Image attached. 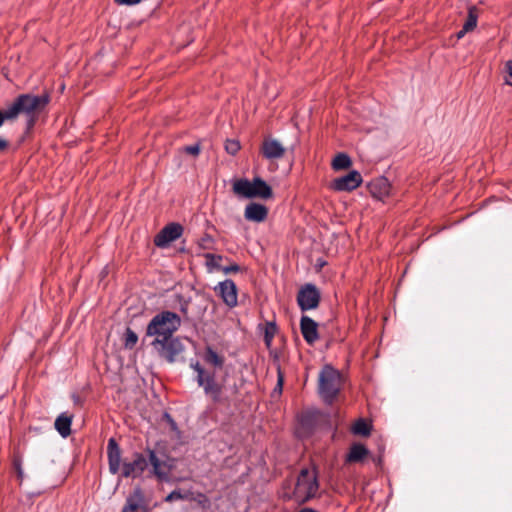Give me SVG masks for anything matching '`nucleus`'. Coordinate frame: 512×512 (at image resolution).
<instances>
[{
    "label": "nucleus",
    "instance_id": "1",
    "mask_svg": "<svg viewBox=\"0 0 512 512\" xmlns=\"http://www.w3.org/2000/svg\"><path fill=\"white\" fill-rule=\"evenodd\" d=\"M181 323L177 313L163 310L153 316L146 327V336L153 337L152 348L169 363H174L185 349L181 339L173 336Z\"/></svg>",
    "mask_w": 512,
    "mask_h": 512
},
{
    "label": "nucleus",
    "instance_id": "2",
    "mask_svg": "<svg viewBox=\"0 0 512 512\" xmlns=\"http://www.w3.org/2000/svg\"><path fill=\"white\" fill-rule=\"evenodd\" d=\"M203 360L214 370L205 369L198 361L191 363V368L197 373V384L203 388L204 394L214 404H229V399L224 395L225 377L221 381L216 378V370L222 369L224 366V356L219 355L211 346H207L203 354Z\"/></svg>",
    "mask_w": 512,
    "mask_h": 512
},
{
    "label": "nucleus",
    "instance_id": "3",
    "mask_svg": "<svg viewBox=\"0 0 512 512\" xmlns=\"http://www.w3.org/2000/svg\"><path fill=\"white\" fill-rule=\"evenodd\" d=\"M49 102L50 95L48 93L41 95L20 94L10 106L3 111L0 110V127L5 120H14L20 114H24L27 118V129L33 128L38 115L46 108Z\"/></svg>",
    "mask_w": 512,
    "mask_h": 512
},
{
    "label": "nucleus",
    "instance_id": "4",
    "mask_svg": "<svg viewBox=\"0 0 512 512\" xmlns=\"http://www.w3.org/2000/svg\"><path fill=\"white\" fill-rule=\"evenodd\" d=\"M107 459L109 472L112 475L121 473L123 478H137L148 467V460L142 453L135 452L131 462L121 465L122 451L115 438H110L107 443Z\"/></svg>",
    "mask_w": 512,
    "mask_h": 512
},
{
    "label": "nucleus",
    "instance_id": "5",
    "mask_svg": "<svg viewBox=\"0 0 512 512\" xmlns=\"http://www.w3.org/2000/svg\"><path fill=\"white\" fill-rule=\"evenodd\" d=\"M319 491L318 471L315 467H304L300 470L292 498L300 504L314 499Z\"/></svg>",
    "mask_w": 512,
    "mask_h": 512
},
{
    "label": "nucleus",
    "instance_id": "6",
    "mask_svg": "<svg viewBox=\"0 0 512 512\" xmlns=\"http://www.w3.org/2000/svg\"><path fill=\"white\" fill-rule=\"evenodd\" d=\"M233 193L241 198L271 199L273 190L262 178L255 177L252 181L247 178L234 179L232 181Z\"/></svg>",
    "mask_w": 512,
    "mask_h": 512
},
{
    "label": "nucleus",
    "instance_id": "7",
    "mask_svg": "<svg viewBox=\"0 0 512 512\" xmlns=\"http://www.w3.org/2000/svg\"><path fill=\"white\" fill-rule=\"evenodd\" d=\"M341 388V377L338 370L331 365H325L319 374L318 392L323 401L332 404Z\"/></svg>",
    "mask_w": 512,
    "mask_h": 512
},
{
    "label": "nucleus",
    "instance_id": "8",
    "mask_svg": "<svg viewBox=\"0 0 512 512\" xmlns=\"http://www.w3.org/2000/svg\"><path fill=\"white\" fill-rule=\"evenodd\" d=\"M320 300V291L314 284L307 283L298 291L297 304L302 311L316 309L319 306Z\"/></svg>",
    "mask_w": 512,
    "mask_h": 512
},
{
    "label": "nucleus",
    "instance_id": "9",
    "mask_svg": "<svg viewBox=\"0 0 512 512\" xmlns=\"http://www.w3.org/2000/svg\"><path fill=\"white\" fill-rule=\"evenodd\" d=\"M184 232V227L177 222L165 225L154 237V245L158 248H166L170 243L179 239Z\"/></svg>",
    "mask_w": 512,
    "mask_h": 512
},
{
    "label": "nucleus",
    "instance_id": "10",
    "mask_svg": "<svg viewBox=\"0 0 512 512\" xmlns=\"http://www.w3.org/2000/svg\"><path fill=\"white\" fill-rule=\"evenodd\" d=\"M215 291H218L219 296L228 307L233 308L237 306L238 290L233 280L226 279L220 282L215 287Z\"/></svg>",
    "mask_w": 512,
    "mask_h": 512
},
{
    "label": "nucleus",
    "instance_id": "11",
    "mask_svg": "<svg viewBox=\"0 0 512 512\" xmlns=\"http://www.w3.org/2000/svg\"><path fill=\"white\" fill-rule=\"evenodd\" d=\"M361 183V174L358 171L353 170L342 177L336 178L333 181V189L336 191H352L358 188Z\"/></svg>",
    "mask_w": 512,
    "mask_h": 512
},
{
    "label": "nucleus",
    "instance_id": "12",
    "mask_svg": "<svg viewBox=\"0 0 512 512\" xmlns=\"http://www.w3.org/2000/svg\"><path fill=\"white\" fill-rule=\"evenodd\" d=\"M122 512H147L145 495L140 487L134 488L133 492L127 497Z\"/></svg>",
    "mask_w": 512,
    "mask_h": 512
},
{
    "label": "nucleus",
    "instance_id": "13",
    "mask_svg": "<svg viewBox=\"0 0 512 512\" xmlns=\"http://www.w3.org/2000/svg\"><path fill=\"white\" fill-rule=\"evenodd\" d=\"M300 330L304 340L310 345L319 339L318 324L307 315H303L300 319Z\"/></svg>",
    "mask_w": 512,
    "mask_h": 512
},
{
    "label": "nucleus",
    "instance_id": "14",
    "mask_svg": "<svg viewBox=\"0 0 512 512\" xmlns=\"http://www.w3.org/2000/svg\"><path fill=\"white\" fill-rule=\"evenodd\" d=\"M285 148L275 139H265L261 146V153L268 160L280 159L285 155Z\"/></svg>",
    "mask_w": 512,
    "mask_h": 512
},
{
    "label": "nucleus",
    "instance_id": "15",
    "mask_svg": "<svg viewBox=\"0 0 512 512\" xmlns=\"http://www.w3.org/2000/svg\"><path fill=\"white\" fill-rule=\"evenodd\" d=\"M148 461L152 465L153 474L159 480H167L171 467L165 462L159 459L156 452L152 449H147Z\"/></svg>",
    "mask_w": 512,
    "mask_h": 512
},
{
    "label": "nucleus",
    "instance_id": "16",
    "mask_svg": "<svg viewBox=\"0 0 512 512\" xmlns=\"http://www.w3.org/2000/svg\"><path fill=\"white\" fill-rule=\"evenodd\" d=\"M268 208L260 203L251 202L245 207L244 217L248 221L263 222L268 217Z\"/></svg>",
    "mask_w": 512,
    "mask_h": 512
},
{
    "label": "nucleus",
    "instance_id": "17",
    "mask_svg": "<svg viewBox=\"0 0 512 512\" xmlns=\"http://www.w3.org/2000/svg\"><path fill=\"white\" fill-rule=\"evenodd\" d=\"M258 328L263 331L265 346L269 349L272 346L273 339L278 333V326L275 321H266L264 325H259Z\"/></svg>",
    "mask_w": 512,
    "mask_h": 512
},
{
    "label": "nucleus",
    "instance_id": "18",
    "mask_svg": "<svg viewBox=\"0 0 512 512\" xmlns=\"http://www.w3.org/2000/svg\"><path fill=\"white\" fill-rule=\"evenodd\" d=\"M72 416L66 413L60 414L55 420V429L62 437H68L71 434Z\"/></svg>",
    "mask_w": 512,
    "mask_h": 512
},
{
    "label": "nucleus",
    "instance_id": "19",
    "mask_svg": "<svg viewBox=\"0 0 512 512\" xmlns=\"http://www.w3.org/2000/svg\"><path fill=\"white\" fill-rule=\"evenodd\" d=\"M369 451L362 444H353L350 447L349 453L346 456V462L356 463L362 461L367 455Z\"/></svg>",
    "mask_w": 512,
    "mask_h": 512
},
{
    "label": "nucleus",
    "instance_id": "20",
    "mask_svg": "<svg viewBox=\"0 0 512 512\" xmlns=\"http://www.w3.org/2000/svg\"><path fill=\"white\" fill-rule=\"evenodd\" d=\"M389 189L390 185L385 178L378 179L370 185L371 193L377 198L388 195Z\"/></svg>",
    "mask_w": 512,
    "mask_h": 512
},
{
    "label": "nucleus",
    "instance_id": "21",
    "mask_svg": "<svg viewBox=\"0 0 512 512\" xmlns=\"http://www.w3.org/2000/svg\"><path fill=\"white\" fill-rule=\"evenodd\" d=\"M351 165V158L346 153H338L332 161V168L336 171L348 169Z\"/></svg>",
    "mask_w": 512,
    "mask_h": 512
},
{
    "label": "nucleus",
    "instance_id": "22",
    "mask_svg": "<svg viewBox=\"0 0 512 512\" xmlns=\"http://www.w3.org/2000/svg\"><path fill=\"white\" fill-rule=\"evenodd\" d=\"M371 425L363 418L355 421L352 426V432L356 435L368 436L371 432Z\"/></svg>",
    "mask_w": 512,
    "mask_h": 512
},
{
    "label": "nucleus",
    "instance_id": "23",
    "mask_svg": "<svg viewBox=\"0 0 512 512\" xmlns=\"http://www.w3.org/2000/svg\"><path fill=\"white\" fill-rule=\"evenodd\" d=\"M122 340L125 348L133 349L138 342V335L128 327L123 334Z\"/></svg>",
    "mask_w": 512,
    "mask_h": 512
},
{
    "label": "nucleus",
    "instance_id": "24",
    "mask_svg": "<svg viewBox=\"0 0 512 512\" xmlns=\"http://www.w3.org/2000/svg\"><path fill=\"white\" fill-rule=\"evenodd\" d=\"M204 258L206 259V266L210 271L212 269L219 270L221 268L220 261L223 260L222 255L206 253Z\"/></svg>",
    "mask_w": 512,
    "mask_h": 512
},
{
    "label": "nucleus",
    "instance_id": "25",
    "mask_svg": "<svg viewBox=\"0 0 512 512\" xmlns=\"http://www.w3.org/2000/svg\"><path fill=\"white\" fill-rule=\"evenodd\" d=\"M241 148L240 142L236 139H227L225 142V150L230 155H236Z\"/></svg>",
    "mask_w": 512,
    "mask_h": 512
},
{
    "label": "nucleus",
    "instance_id": "26",
    "mask_svg": "<svg viewBox=\"0 0 512 512\" xmlns=\"http://www.w3.org/2000/svg\"><path fill=\"white\" fill-rule=\"evenodd\" d=\"M214 245V239L213 237L205 233L199 240H198V246L203 250H211L213 249Z\"/></svg>",
    "mask_w": 512,
    "mask_h": 512
},
{
    "label": "nucleus",
    "instance_id": "27",
    "mask_svg": "<svg viewBox=\"0 0 512 512\" xmlns=\"http://www.w3.org/2000/svg\"><path fill=\"white\" fill-rule=\"evenodd\" d=\"M477 25V16L470 10L468 17L463 25V32L472 31Z\"/></svg>",
    "mask_w": 512,
    "mask_h": 512
},
{
    "label": "nucleus",
    "instance_id": "28",
    "mask_svg": "<svg viewBox=\"0 0 512 512\" xmlns=\"http://www.w3.org/2000/svg\"><path fill=\"white\" fill-rule=\"evenodd\" d=\"M318 414V412H308L303 414L300 418L301 425L311 428Z\"/></svg>",
    "mask_w": 512,
    "mask_h": 512
},
{
    "label": "nucleus",
    "instance_id": "29",
    "mask_svg": "<svg viewBox=\"0 0 512 512\" xmlns=\"http://www.w3.org/2000/svg\"><path fill=\"white\" fill-rule=\"evenodd\" d=\"M12 463H13V467L16 471L17 478H18L19 482L21 483L24 478V472H23V468H22V458L20 456L15 455L13 457Z\"/></svg>",
    "mask_w": 512,
    "mask_h": 512
},
{
    "label": "nucleus",
    "instance_id": "30",
    "mask_svg": "<svg viewBox=\"0 0 512 512\" xmlns=\"http://www.w3.org/2000/svg\"><path fill=\"white\" fill-rule=\"evenodd\" d=\"M504 74L505 83L512 86V60L506 62Z\"/></svg>",
    "mask_w": 512,
    "mask_h": 512
},
{
    "label": "nucleus",
    "instance_id": "31",
    "mask_svg": "<svg viewBox=\"0 0 512 512\" xmlns=\"http://www.w3.org/2000/svg\"><path fill=\"white\" fill-rule=\"evenodd\" d=\"M182 150L186 154H190V155H193V156H198L200 154L201 148H200V144L196 143L194 145L185 146V147H183Z\"/></svg>",
    "mask_w": 512,
    "mask_h": 512
},
{
    "label": "nucleus",
    "instance_id": "32",
    "mask_svg": "<svg viewBox=\"0 0 512 512\" xmlns=\"http://www.w3.org/2000/svg\"><path fill=\"white\" fill-rule=\"evenodd\" d=\"M284 383V374L281 370L280 364H277V385L275 387V391L278 390L279 392L282 391Z\"/></svg>",
    "mask_w": 512,
    "mask_h": 512
},
{
    "label": "nucleus",
    "instance_id": "33",
    "mask_svg": "<svg viewBox=\"0 0 512 512\" xmlns=\"http://www.w3.org/2000/svg\"><path fill=\"white\" fill-rule=\"evenodd\" d=\"M219 270H221L224 274H230V273L240 272L241 268L237 263H232L229 266H225V267L221 266V268Z\"/></svg>",
    "mask_w": 512,
    "mask_h": 512
},
{
    "label": "nucleus",
    "instance_id": "34",
    "mask_svg": "<svg viewBox=\"0 0 512 512\" xmlns=\"http://www.w3.org/2000/svg\"><path fill=\"white\" fill-rule=\"evenodd\" d=\"M181 498H182L181 492L174 490L166 496L165 501L171 502L173 500L181 499Z\"/></svg>",
    "mask_w": 512,
    "mask_h": 512
},
{
    "label": "nucleus",
    "instance_id": "35",
    "mask_svg": "<svg viewBox=\"0 0 512 512\" xmlns=\"http://www.w3.org/2000/svg\"><path fill=\"white\" fill-rule=\"evenodd\" d=\"M114 2L118 5L132 6V5L139 4L141 2V0H114Z\"/></svg>",
    "mask_w": 512,
    "mask_h": 512
},
{
    "label": "nucleus",
    "instance_id": "36",
    "mask_svg": "<svg viewBox=\"0 0 512 512\" xmlns=\"http://www.w3.org/2000/svg\"><path fill=\"white\" fill-rule=\"evenodd\" d=\"M8 147V141L0 138V151L5 150Z\"/></svg>",
    "mask_w": 512,
    "mask_h": 512
},
{
    "label": "nucleus",
    "instance_id": "37",
    "mask_svg": "<svg viewBox=\"0 0 512 512\" xmlns=\"http://www.w3.org/2000/svg\"><path fill=\"white\" fill-rule=\"evenodd\" d=\"M298 512H318V511H316L313 508L305 507V508L300 509Z\"/></svg>",
    "mask_w": 512,
    "mask_h": 512
},
{
    "label": "nucleus",
    "instance_id": "38",
    "mask_svg": "<svg viewBox=\"0 0 512 512\" xmlns=\"http://www.w3.org/2000/svg\"><path fill=\"white\" fill-rule=\"evenodd\" d=\"M187 309H188V305L187 304L181 305V309L180 310H181V312L183 314H187Z\"/></svg>",
    "mask_w": 512,
    "mask_h": 512
},
{
    "label": "nucleus",
    "instance_id": "39",
    "mask_svg": "<svg viewBox=\"0 0 512 512\" xmlns=\"http://www.w3.org/2000/svg\"><path fill=\"white\" fill-rule=\"evenodd\" d=\"M466 32H463V29L458 33V37L461 38Z\"/></svg>",
    "mask_w": 512,
    "mask_h": 512
}]
</instances>
